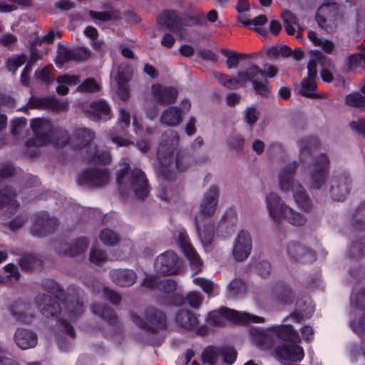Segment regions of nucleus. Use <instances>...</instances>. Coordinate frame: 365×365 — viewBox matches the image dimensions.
I'll return each instance as SVG.
<instances>
[{
	"label": "nucleus",
	"mask_w": 365,
	"mask_h": 365,
	"mask_svg": "<svg viewBox=\"0 0 365 365\" xmlns=\"http://www.w3.org/2000/svg\"><path fill=\"white\" fill-rule=\"evenodd\" d=\"M220 188L217 185L210 186L204 193L199 211L195 216L197 234L205 249L213 241L215 223L212 216L216 212L219 203Z\"/></svg>",
	"instance_id": "1"
},
{
	"label": "nucleus",
	"mask_w": 365,
	"mask_h": 365,
	"mask_svg": "<svg viewBox=\"0 0 365 365\" xmlns=\"http://www.w3.org/2000/svg\"><path fill=\"white\" fill-rule=\"evenodd\" d=\"M298 163L292 161L282 166L277 174L278 188L285 194L292 193L296 205L304 212L312 210L313 204L302 184L294 178Z\"/></svg>",
	"instance_id": "2"
},
{
	"label": "nucleus",
	"mask_w": 365,
	"mask_h": 365,
	"mask_svg": "<svg viewBox=\"0 0 365 365\" xmlns=\"http://www.w3.org/2000/svg\"><path fill=\"white\" fill-rule=\"evenodd\" d=\"M265 205L269 217L276 223L285 220L297 228L303 227L307 223L308 220L305 215L290 207L275 192L266 195Z\"/></svg>",
	"instance_id": "3"
},
{
	"label": "nucleus",
	"mask_w": 365,
	"mask_h": 365,
	"mask_svg": "<svg viewBox=\"0 0 365 365\" xmlns=\"http://www.w3.org/2000/svg\"><path fill=\"white\" fill-rule=\"evenodd\" d=\"M128 163L120 165V168L116 173V182L121 192L134 193L139 199H144L148 196L150 188L146 176L141 170L135 168L130 171Z\"/></svg>",
	"instance_id": "4"
},
{
	"label": "nucleus",
	"mask_w": 365,
	"mask_h": 365,
	"mask_svg": "<svg viewBox=\"0 0 365 365\" xmlns=\"http://www.w3.org/2000/svg\"><path fill=\"white\" fill-rule=\"evenodd\" d=\"M172 150H165L161 160V176L170 180L173 176L175 171L183 173L187 170L190 166V158L185 153L177 150L179 136L177 133H173Z\"/></svg>",
	"instance_id": "5"
},
{
	"label": "nucleus",
	"mask_w": 365,
	"mask_h": 365,
	"mask_svg": "<svg viewBox=\"0 0 365 365\" xmlns=\"http://www.w3.org/2000/svg\"><path fill=\"white\" fill-rule=\"evenodd\" d=\"M225 320L238 324L248 323H264L265 319L260 316L251 314L247 312H240L226 307L209 312L207 322L215 326H220Z\"/></svg>",
	"instance_id": "6"
},
{
	"label": "nucleus",
	"mask_w": 365,
	"mask_h": 365,
	"mask_svg": "<svg viewBox=\"0 0 365 365\" xmlns=\"http://www.w3.org/2000/svg\"><path fill=\"white\" fill-rule=\"evenodd\" d=\"M329 159L326 154L319 155L312 163L309 170L307 185L310 190L326 187L329 177Z\"/></svg>",
	"instance_id": "7"
},
{
	"label": "nucleus",
	"mask_w": 365,
	"mask_h": 365,
	"mask_svg": "<svg viewBox=\"0 0 365 365\" xmlns=\"http://www.w3.org/2000/svg\"><path fill=\"white\" fill-rule=\"evenodd\" d=\"M30 126L34 133V138L26 142V153L31 156L37 154L36 150L30 151L33 147H40L50 143L52 140V133L54 128L51 123L46 118H35L31 120Z\"/></svg>",
	"instance_id": "8"
},
{
	"label": "nucleus",
	"mask_w": 365,
	"mask_h": 365,
	"mask_svg": "<svg viewBox=\"0 0 365 365\" xmlns=\"http://www.w3.org/2000/svg\"><path fill=\"white\" fill-rule=\"evenodd\" d=\"M352 187V179L347 173L334 172L330 181V196L334 201L342 202L350 194Z\"/></svg>",
	"instance_id": "9"
},
{
	"label": "nucleus",
	"mask_w": 365,
	"mask_h": 365,
	"mask_svg": "<svg viewBox=\"0 0 365 365\" xmlns=\"http://www.w3.org/2000/svg\"><path fill=\"white\" fill-rule=\"evenodd\" d=\"M59 297L40 293L35 297L34 301L38 310L46 318H57L62 312V307L58 301Z\"/></svg>",
	"instance_id": "10"
},
{
	"label": "nucleus",
	"mask_w": 365,
	"mask_h": 365,
	"mask_svg": "<svg viewBox=\"0 0 365 365\" xmlns=\"http://www.w3.org/2000/svg\"><path fill=\"white\" fill-rule=\"evenodd\" d=\"M58 226L57 218L41 211L35 215L31 232L34 236L43 237L53 232Z\"/></svg>",
	"instance_id": "11"
},
{
	"label": "nucleus",
	"mask_w": 365,
	"mask_h": 365,
	"mask_svg": "<svg viewBox=\"0 0 365 365\" xmlns=\"http://www.w3.org/2000/svg\"><path fill=\"white\" fill-rule=\"evenodd\" d=\"M110 181L108 172L105 168H92L83 171L78 180L80 185L89 187H102Z\"/></svg>",
	"instance_id": "12"
},
{
	"label": "nucleus",
	"mask_w": 365,
	"mask_h": 365,
	"mask_svg": "<svg viewBox=\"0 0 365 365\" xmlns=\"http://www.w3.org/2000/svg\"><path fill=\"white\" fill-rule=\"evenodd\" d=\"M130 318L140 328L151 334H156L160 328V314L156 307H148L145 312V319L135 314L131 313Z\"/></svg>",
	"instance_id": "13"
},
{
	"label": "nucleus",
	"mask_w": 365,
	"mask_h": 365,
	"mask_svg": "<svg viewBox=\"0 0 365 365\" xmlns=\"http://www.w3.org/2000/svg\"><path fill=\"white\" fill-rule=\"evenodd\" d=\"M336 14V7L334 4H323L319 9L316 20L320 28L324 29L327 33L333 32L336 24L331 19Z\"/></svg>",
	"instance_id": "14"
},
{
	"label": "nucleus",
	"mask_w": 365,
	"mask_h": 365,
	"mask_svg": "<svg viewBox=\"0 0 365 365\" xmlns=\"http://www.w3.org/2000/svg\"><path fill=\"white\" fill-rule=\"evenodd\" d=\"M260 76H263V72L259 66L252 65L249 67L248 82H252L253 89L257 95L268 97L271 93V87L267 79L259 81Z\"/></svg>",
	"instance_id": "15"
},
{
	"label": "nucleus",
	"mask_w": 365,
	"mask_h": 365,
	"mask_svg": "<svg viewBox=\"0 0 365 365\" xmlns=\"http://www.w3.org/2000/svg\"><path fill=\"white\" fill-rule=\"evenodd\" d=\"M274 354L279 359L292 362L300 361L304 356V349L297 344H282L274 348Z\"/></svg>",
	"instance_id": "16"
},
{
	"label": "nucleus",
	"mask_w": 365,
	"mask_h": 365,
	"mask_svg": "<svg viewBox=\"0 0 365 365\" xmlns=\"http://www.w3.org/2000/svg\"><path fill=\"white\" fill-rule=\"evenodd\" d=\"M85 115L92 120H107L112 113L108 103L104 100H98L90 103L89 107L83 110Z\"/></svg>",
	"instance_id": "17"
},
{
	"label": "nucleus",
	"mask_w": 365,
	"mask_h": 365,
	"mask_svg": "<svg viewBox=\"0 0 365 365\" xmlns=\"http://www.w3.org/2000/svg\"><path fill=\"white\" fill-rule=\"evenodd\" d=\"M182 268V261L176 252H161V275L177 274Z\"/></svg>",
	"instance_id": "18"
},
{
	"label": "nucleus",
	"mask_w": 365,
	"mask_h": 365,
	"mask_svg": "<svg viewBox=\"0 0 365 365\" xmlns=\"http://www.w3.org/2000/svg\"><path fill=\"white\" fill-rule=\"evenodd\" d=\"M111 281L121 287H129L133 285L138 279L135 271L129 269H115L109 273Z\"/></svg>",
	"instance_id": "19"
},
{
	"label": "nucleus",
	"mask_w": 365,
	"mask_h": 365,
	"mask_svg": "<svg viewBox=\"0 0 365 365\" xmlns=\"http://www.w3.org/2000/svg\"><path fill=\"white\" fill-rule=\"evenodd\" d=\"M238 224L237 212L233 209L227 210L222 215L217 228V233L223 237L232 235Z\"/></svg>",
	"instance_id": "20"
},
{
	"label": "nucleus",
	"mask_w": 365,
	"mask_h": 365,
	"mask_svg": "<svg viewBox=\"0 0 365 365\" xmlns=\"http://www.w3.org/2000/svg\"><path fill=\"white\" fill-rule=\"evenodd\" d=\"M199 316L189 309H180L175 314V322L179 328L192 331L199 325Z\"/></svg>",
	"instance_id": "21"
},
{
	"label": "nucleus",
	"mask_w": 365,
	"mask_h": 365,
	"mask_svg": "<svg viewBox=\"0 0 365 365\" xmlns=\"http://www.w3.org/2000/svg\"><path fill=\"white\" fill-rule=\"evenodd\" d=\"M267 331L276 335L279 339L297 344L300 342V336L292 325L281 324L277 326H271L267 328Z\"/></svg>",
	"instance_id": "22"
},
{
	"label": "nucleus",
	"mask_w": 365,
	"mask_h": 365,
	"mask_svg": "<svg viewBox=\"0 0 365 365\" xmlns=\"http://www.w3.org/2000/svg\"><path fill=\"white\" fill-rule=\"evenodd\" d=\"M159 104L160 84H153L150 93L146 97L145 104L146 115L150 120H153L158 116Z\"/></svg>",
	"instance_id": "23"
},
{
	"label": "nucleus",
	"mask_w": 365,
	"mask_h": 365,
	"mask_svg": "<svg viewBox=\"0 0 365 365\" xmlns=\"http://www.w3.org/2000/svg\"><path fill=\"white\" fill-rule=\"evenodd\" d=\"M272 292L276 301L280 304L288 305L294 302L292 289L284 282L274 283L272 287Z\"/></svg>",
	"instance_id": "24"
},
{
	"label": "nucleus",
	"mask_w": 365,
	"mask_h": 365,
	"mask_svg": "<svg viewBox=\"0 0 365 365\" xmlns=\"http://www.w3.org/2000/svg\"><path fill=\"white\" fill-rule=\"evenodd\" d=\"M16 344L23 350L31 349L37 344V335L26 329H18L14 334Z\"/></svg>",
	"instance_id": "25"
},
{
	"label": "nucleus",
	"mask_w": 365,
	"mask_h": 365,
	"mask_svg": "<svg viewBox=\"0 0 365 365\" xmlns=\"http://www.w3.org/2000/svg\"><path fill=\"white\" fill-rule=\"evenodd\" d=\"M16 192L11 187H4L0 190V210L6 213L13 214L19 208V203L14 199Z\"/></svg>",
	"instance_id": "26"
},
{
	"label": "nucleus",
	"mask_w": 365,
	"mask_h": 365,
	"mask_svg": "<svg viewBox=\"0 0 365 365\" xmlns=\"http://www.w3.org/2000/svg\"><path fill=\"white\" fill-rule=\"evenodd\" d=\"M95 133L91 129L81 128L77 129L72 138L71 145L75 149H81L88 145L94 139Z\"/></svg>",
	"instance_id": "27"
},
{
	"label": "nucleus",
	"mask_w": 365,
	"mask_h": 365,
	"mask_svg": "<svg viewBox=\"0 0 365 365\" xmlns=\"http://www.w3.org/2000/svg\"><path fill=\"white\" fill-rule=\"evenodd\" d=\"M88 57V53L83 49H69L61 46L58 51L57 61L61 63H66L69 61H83Z\"/></svg>",
	"instance_id": "28"
},
{
	"label": "nucleus",
	"mask_w": 365,
	"mask_h": 365,
	"mask_svg": "<svg viewBox=\"0 0 365 365\" xmlns=\"http://www.w3.org/2000/svg\"><path fill=\"white\" fill-rule=\"evenodd\" d=\"M93 313L99 316L103 320L110 325H115L118 322V319L114 310L105 303L94 304L92 307Z\"/></svg>",
	"instance_id": "29"
},
{
	"label": "nucleus",
	"mask_w": 365,
	"mask_h": 365,
	"mask_svg": "<svg viewBox=\"0 0 365 365\" xmlns=\"http://www.w3.org/2000/svg\"><path fill=\"white\" fill-rule=\"evenodd\" d=\"M161 26L170 31L180 34L182 31L180 17L174 11H165L161 14Z\"/></svg>",
	"instance_id": "30"
},
{
	"label": "nucleus",
	"mask_w": 365,
	"mask_h": 365,
	"mask_svg": "<svg viewBox=\"0 0 365 365\" xmlns=\"http://www.w3.org/2000/svg\"><path fill=\"white\" fill-rule=\"evenodd\" d=\"M248 286L241 278H234L227 286L228 298L236 299L244 297L247 293Z\"/></svg>",
	"instance_id": "31"
},
{
	"label": "nucleus",
	"mask_w": 365,
	"mask_h": 365,
	"mask_svg": "<svg viewBox=\"0 0 365 365\" xmlns=\"http://www.w3.org/2000/svg\"><path fill=\"white\" fill-rule=\"evenodd\" d=\"M31 306L23 302H16L11 307V312L16 319L23 323H29L33 319Z\"/></svg>",
	"instance_id": "32"
},
{
	"label": "nucleus",
	"mask_w": 365,
	"mask_h": 365,
	"mask_svg": "<svg viewBox=\"0 0 365 365\" xmlns=\"http://www.w3.org/2000/svg\"><path fill=\"white\" fill-rule=\"evenodd\" d=\"M351 232L365 230V202L360 204L354 210L349 222Z\"/></svg>",
	"instance_id": "33"
},
{
	"label": "nucleus",
	"mask_w": 365,
	"mask_h": 365,
	"mask_svg": "<svg viewBox=\"0 0 365 365\" xmlns=\"http://www.w3.org/2000/svg\"><path fill=\"white\" fill-rule=\"evenodd\" d=\"M63 310L70 318H76L83 312V302L78 296H69L63 302Z\"/></svg>",
	"instance_id": "34"
},
{
	"label": "nucleus",
	"mask_w": 365,
	"mask_h": 365,
	"mask_svg": "<svg viewBox=\"0 0 365 365\" xmlns=\"http://www.w3.org/2000/svg\"><path fill=\"white\" fill-rule=\"evenodd\" d=\"M252 240L251 235L246 230H240L237 235L234 243L233 251H251Z\"/></svg>",
	"instance_id": "35"
},
{
	"label": "nucleus",
	"mask_w": 365,
	"mask_h": 365,
	"mask_svg": "<svg viewBox=\"0 0 365 365\" xmlns=\"http://www.w3.org/2000/svg\"><path fill=\"white\" fill-rule=\"evenodd\" d=\"M19 264L21 269L30 271L41 268L43 266V261L34 253L28 252L21 257Z\"/></svg>",
	"instance_id": "36"
},
{
	"label": "nucleus",
	"mask_w": 365,
	"mask_h": 365,
	"mask_svg": "<svg viewBox=\"0 0 365 365\" xmlns=\"http://www.w3.org/2000/svg\"><path fill=\"white\" fill-rule=\"evenodd\" d=\"M221 346H207L201 354V359L204 365H215L221 356Z\"/></svg>",
	"instance_id": "37"
},
{
	"label": "nucleus",
	"mask_w": 365,
	"mask_h": 365,
	"mask_svg": "<svg viewBox=\"0 0 365 365\" xmlns=\"http://www.w3.org/2000/svg\"><path fill=\"white\" fill-rule=\"evenodd\" d=\"M202 12L197 9H187L180 18L182 29L185 26L197 25L200 22Z\"/></svg>",
	"instance_id": "38"
},
{
	"label": "nucleus",
	"mask_w": 365,
	"mask_h": 365,
	"mask_svg": "<svg viewBox=\"0 0 365 365\" xmlns=\"http://www.w3.org/2000/svg\"><path fill=\"white\" fill-rule=\"evenodd\" d=\"M319 63L322 66V70L320 71L322 79L328 83L332 81L334 78L333 71L334 70L333 63L324 56L319 58Z\"/></svg>",
	"instance_id": "39"
},
{
	"label": "nucleus",
	"mask_w": 365,
	"mask_h": 365,
	"mask_svg": "<svg viewBox=\"0 0 365 365\" xmlns=\"http://www.w3.org/2000/svg\"><path fill=\"white\" fill-rule=\"evenodd\" d=\"M99 238L101 242L106 246H115L120 240L119 234L109 228L102 230L100 232Z\"/></svg>",
	"instance_id": "40"
},
{
	"label": "nucleus",
	"mask_w": 365,
	"mask_h": 365,
	"mask_svg": "<svg viewBox=\"0 0 365 365\" xmlns=\"http://www.w3.org/2000/svg\"><path fill=\"white\" fill-rule=\"evenodd\" d=\"M40 287L48 294L54 297H61L63 294V290L60 284L49 278L42 279L40 282Z\"/></svg>",
	"instance_id": "41"
},
{
	"label": "nucleus",
	"mask_w": 365,
	"mask_h": 365,
	"mask_svg": "<svg viewBox=\"0 0 365 365\" xmlns=\"http://www.w3.org/2000/svg\"><path fill=\"white\" fill-rule=\"evenodd\" d=\"M308 37L314 46L321 47L325 53H331L333 51L334 44L331 41L323 38H319L317 34L312 31H309Z\"/></svg>",
	"instance_id": "42"
},
{
	"label": "nucleus",
	"mask_w": 365,
	"mask_h": 365,
	"mask_svg": "<svg viewBox=\"0 0 365 365\" xmlns=\"http://www.w3.org/2000/svg\"><path fill=\"white\" fill-rule=\"evenodd\" d=\"M248 77L249 68L245 71H239L237 73V78L229 77L226 88L232 90L243 87L248 82Z\"/></svg>",
	"instance_id": "43"
},
{
	"label": "nucleus",
	"mask_w": 365,
	"mask_h": 365,
	"mask_svg": "<svg viewBox=\"0 0 365 365\" xmlns=\"http://www.w3.org/2000/svg\"><path fill=\"white\" fill-rule=\"evenodd\" d=\"M162 120L170 126L178 125L182 121V116L176 107H170L164 111Z\"/></svg>",
	"instance_id": "44"
},
{
	"label": "nucleus",
	"mask_w": 365,
	"mask_h": 365,
	"mask_svg": "<svg viewBox=\"0 0 365 365\" xmlns=\"http://www.w3.org/2000/svg\"><path fill=\"white\" fill-rule=\"evenodd\" d=\"M51 143L56 146L63 147L69 142L71 143V138L68 133L61 128H54L52 133Z\"/></svg>",
	"instance_id": "45"
},
{
	"label": "nucleus",
	"mask_w": 365,
	"mask_h": 365,
	"mask_svg": "<svg viewBox=\"0 0 365 365\" xmlns=\"http://www.w3.org/2000/svg\"><path fill=\"white\" fill-rule=\"evenodd\" d=\"M317 89V85L315 81L310 78H304L300 83L299 86V93L305 97L314 98L316 97L315 91Z\"/></svg>",
	"instance_id": "46"
},
{
	"label": "nucleus",
	"mask_w": 365,
	"mask_h": 365,
	"mask_svg": "<svg viewBox=\"0 0 365 365\" xmlns=\"http://www.w3.org/2000/svg\"><path fill=\"white\" fill-rule=\"evenodd\" d=\"M193 282L198 287H201L202 291L207 294L208 297H211L217 294H214L215 290L217 288V285H215L212 281L203 278L196 277L193 279Z\"/></svg>",
	"instance_id": "47"
},
{
	"label": "nucleus",
	"mask_w": 365,
	"mask_h": 365,
	"mask_svg": "<svg viewBox=\"0 0 365 365\" xmlns=\"http://www.w3.org/2000/svg\"><path fill=\"white\" fill-rule=\"evenodd\" d=\"M185 303V297L175 292L169 294H161V304L169 306H182Z\"/></svg>",
	"instance_id": "48"
},
{
	"label": "nucleus",
	"mask_w": 365,
	"mask_h": 365,
	"mask_svg": "<svg viewBox=\"0 0 365 365\" xmlns=\"http://www.w3.org/2000/svg\"><path fill=\"white\" fill-rule=\"evenodd\" d=\"M221 356L224 363L232 365L237 359V352L233 346H221Z\"/></svg>",
	"instance_id": "49"
},
{
	"label": "nucleus",
	"mask_w": 365,
	"mask_h": 365,
	"mask_svg": "<svg viewBox=\"0 0 365 365\" xmlns=\"http://www.w3.org/2000/svg\"><path fill=\"white\" fill-rule=\"evenodd\" d=\"M110 154L108 152L95 150L87 160L93 164H106L110 162Z\"/></svg>",
	"instance_id": "50"
},
{
	"label": "nucleus",
	"mask_w": 365,
	"mask_h": 365,
	"mask_svg": "<svg viewBox=\"0 0 365 365\" xmlns=\"http://www.w3.org/2000/svg\"><path fill=\"white\" fill-rule=\"evenodd\" d=\"M222 52L225 56H227L226 65L228 68H237L240 58L246 56V55L243 53H239L228 50H225Z\"/></svg>",
	"instance_id": "51"
},
{
	"label": "nucleus",
	"mask_w": 365,
	"mask_h": 365,
	"mask_svg": "<svg viewBox=\"0 0 365 365\" xmlns=\"http://www.w3.org/2000/svg\"><path fill=\"white\" fill-rule=\"evenodd\" d=\"M346 103L351 107L365 109V98L357 93L347 95Z\"/></svg>",
	"instance_id": "52"
},
{
	"label": "nucleus",
	"mask_w": 365,
	"mask_h": 365,
	"mask_svg": "<svg viewBox=\"0 0 365 365\" xmlns=\"http://www.w3.org/2000/svg\"><path fill=\"white\" fill-rule=\"evenodd\" d=\"M185 299V302L188 303L190 307L193 309H198L202 304L204 297L200 292L197 291H191L187 294Z\"/></svg>",
	"instance_id": "53"
},
{
	"label": "nucleus",
	"mask_w": 365,
	"mask_h": 365,
	"mask_svg": "<svg viewBox=\"0 0 365 365\" xmlns=\"http://www.w3.org/2000/svg\"><path fill=\"white\" fill-rule=\"evenodd\" d=\"M184 254L186 258L189 260L192 268L195 269L193 274H196L201 272L203 263L198 255V252H184Z\"/></svg>",
	"instance_id": "54"
},
{
	"label": "nucleus",
	"mask_w": 365,
	"mask_h": 365,
	"mask_svg": "<svg viewBox=\"0 0 365 365\" xmlns=\"http://www.w3.org/2000/svg\"><path fill=\"white\" fill-rule=\"evenodd\" d=\"M132 68L127 64H120L118 68L117 83L129 81L132 78Z\"/></svg>",
	"instance_id": "55"
},
{
	"label": "nucleus",
	"mask_w": 365,
	"mask_h": 365,
	"mask_svg": "<svg viewBox=\"0 0 365 365\" xmlns=\"http://www.w3.org/2000/svg\"><path fill=\"white\" fill-rule=\"evenodd\" d=\"M102 294L105 299L114 305L119 304L122 299L121 295L118 292L107 287H102Z\"/></svg>",
	"instance_id": "56"
},
{
	"label": "nucleus",
	"mask_w": 365,
	"mask_h": 365,
	"mask_svg": "<svg viewBox=\"0 0 365 365\" xmlns=\"http://www.w3.org/2000/svg\"><path fill=\"white\" fill-rule=\"evenodd\" d=\"M101 88L100 85L93 78H88L81 84L77 90L82 93H96Z\"/></svg>",
	"instance_id": "57"
},
{
	"label": "nucleus",
	"mask_w": 365,
	"mask_h": 365,
	"mask_svg": "<svg viewBox=\"0 0 365 365\" xmlns=\"http://www.w3.org/2000/svg\"><path fill=\"white\" fill-rule=\"evenodd\" d=\"M178 91L173 87L161 88V103H171L175 101Z\"/></svg>",
	"instance_id": "58"
},
{
	"label": "nucleus",
	"mask_w": 365,
	"mask_h": 365,
	"mask_svg": "<svg viewBox=\"0 0 365 365\" xmlns=\"http://www.w3.org/2000/svg\"><path fill=\"white\" fill-rule=\"evenodd\" d=\"M140 285L148 290H155L160 285L159 277L157 275L146 274L145 278L141 282Z\"/></svg>",
	"instance_id": "59"
},
{
	"label": "nucleus",
	"mask_w": 365,
	"mask_h": 365,
	"mask_svg": "<svg viewBox=\"0 0 365 365\" xmlns=\"http://www.w3.org/2000/svg\"><path fill=\"white\" fill-rule=\"evenodd\" d=\"M176 242L178 248L182 251H193V247L185 231L180 230L179 232Z\"/></svg>",
	"instance_id": "60"
},
{
	"label": "nucleus",
	"mask_w": 365,
	"mask_h": 365,
	"mask_svg": "<svg viewBox=\"0 0 365 365\" xmlns=\"http://www.w3.org/2000/svg\"><path fill=\"white\" fill-rule=\"evenodd\" d=\"M35 78L45 84H49L52 81L51 68L45 66L35 72Z\"/></svg>",
	"instance_id": "61"
},
{
	"label": "nucleus",
	"mask_w": 365,
	"mask_h": 365,
	"mask_svg": "<svg viewBox=\"0 0 365 365\" xmlns=\"http://www.w3.org/2000/svg\"><path fill=\"white\" fill-rule=\"evenodd\" d=\"M227 143L232 149L240 150L244 147L245 140L241 135L234 132L229 137Z\"/></svg>",
	"instance_id": "62"
},
{
	"label": "nucleus",
	"mask_w": 365,
	"mask_h": 365,
	"mask_svg": "<svg viewBox=\"0 0 365 365\" xmlns=\"http://www.w3.org/2000/svg\"><path fill=\"white\" fill-rule=\"evenodd\" d=\"M26 60L27 57L25 55L10 58L7 62V68L9 71L14 73L20 66L26 63Z\"/></svg>",
	"instance_id": "63"
},
{
	"label": "nucleus",
	"mask_w": 365,
	"mask_h": 365,
	"mask_svg": "<svg viewBox=\"0 0 365 365\" xmlns=\"http://www.w3.org/2000/svg\"><path fill=\"white\" fill-rule=\"evenodd\" d=\"M245 120L250 125H253L258 120L259 112L253 106L247 108L245 110Z\"/></svg>",
	"instance_id": "64"
}]
</instances>
